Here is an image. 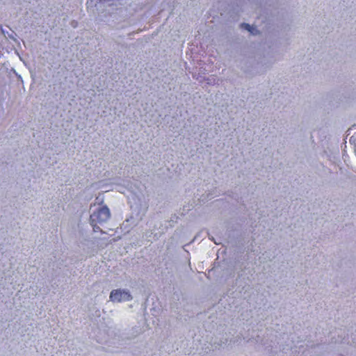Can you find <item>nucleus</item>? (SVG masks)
<instances>
[{"label":"nucleus","instance_id":"nucleus-1","mask_svg":"<svg viewBox=\"0 0 356 356\" xmlns=\"http://www.w3.org/2000/svg\"><path fill=\"white\" fill-rule=\"evenodd\" d=\"M111 217L110 210L107 207H102L90 216L91 225L95 232L100 229L97 223L106 222Z\"/></svg>","mask_w":356,"mask_h":356},{"label":"nucleus","instance_id":"nucleus-2","mask_svg":"<svg viewBox=\"0 0 356 356\" xmlns=\"http://www.w3.org/2000/svg\"><path fill=\"white\" fill-rule=\"evenodd\" d=\"M109 299L113 302H127L132 300V296L127 289H114L110 293Z\"/></svg>","mask_w":356,"mask_h":356},{"label":"nucleus","instance_id":"nucleus-3","mask_svg":"<svg viewBox=\"0 0 356 356\" xmlns=\"http://www.w3.org/2000/svg\"><path fill=\"white\" fill-rule=\"evenodd\" d=\"M243 26L249 32H250L251 33L254 34V31H255V28L251 26L250 25L248 24H243Z\"/></svg>","mask_w":356,"mask_h":356},{"label":"nucleus","instance_id":"nucleus-4","mask_svg":"<svg viewBox=\"0 0 356 356\" xmlns=\"http://www.w3.org/2000/svg\"><path fill=\"white\" fill-rule=\"evenodd\" d=\"M150 236H147V234H146V238H149Z\"/></svg>","mask_w":356,"mask_h":356}]
</instances>
